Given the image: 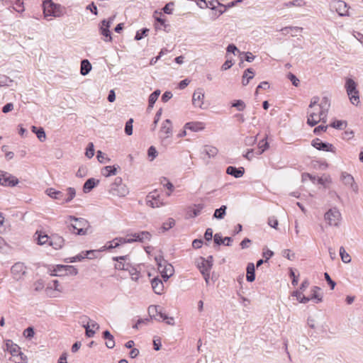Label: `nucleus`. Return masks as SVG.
<instances>
[{"label":"nucleus","mask_w":363,"mask_h":363,"mask_svg":"<svg viewBox=\"0 0 363 363\" xmlns=\"http://www.w3.org/2000/svg\"><path fill=\"white\" fill-rule=\"evenodd\" d=\"M203 208V204H198V205L195 206V208H190L188 212L189 214V216L191 218L196 217L197 216H199Z\"/></svg>","instance_id":"nucleus-36"},{"label":"nucleus","mask_w":363,"mask_h":363,"mask_svg":"<svg viewBox=\"0 0 363 363\" xmlns=\"http://www.w3.org/2000/svg\"><path fill=\"white\" fill-rule=\"evenodd\" d=\"M226 55L225 57L227 59H230L229 53H233V55H236L238 52L240 55V51L238 49V48L234 44H229L226 48Z\"/></svg>","instance_id":"nucleus-45"},{"label":"nucleus","mask_w":363,"mask_h":363,"mask_svg":"<svg viewBox=\"0 0 363 363\" xmlns=\"http://www.w3.org/2000/svg\"><path fill=\"white\" fill-rule=\"evenodd\" d=\"M35 335L34 329L33 327H28L23 331V335L28 339L32 338Z\"/></svg>","instance_id":"nucleus-60"},{"label":"nucleus","mask_w":363,"mask_h":363,"mask_svg":"<svg viewBox=\"0 0 363 363\" xmlns=\"http://www.w3.org/2000/svg\"><path fill=\"white\" fill-rule=\"evenodd\" d=\"M43 13L48 16H60L63 14L64 8L55 4L52 0H45L43 3Z\"/></svg>","instance_id":"nucleus-2"},{"label":"nucleus","mask_w":363,"mask_h":363,"mask_svg":"<svg viewBox=\"0 0 363 363\" xmlns=\"http://www.w3.org/2000/svg\"><path fill=\"white\" fill-rule=\"evenodd\" d=\"M341 179L343 183L347 186H350L353 182H354V177L347 172H342L341 174Z\"/></svg>","instance_id":"nucleus-37"},{"label":"nucleus","mask_w":363,"mask_h":363,"mask_svg":"<svg viewBox=\"0 0 363 363\" xmlns=\"http://www.w3.org/2000/svg\"><path fill=\"white\" fill-rule=\"evenodd\" d=\"M233 65V62H232V60L228 59L221 66V70L225 71L228 69H230Z\"/></svg>","instance_id":"nucleus-64"},{"label":"nucleus","mask_w":363,"mask_h":363,"mask_svg":"<svg viewBox=\"0 0 363 363\" xmlns=\"http://www.w3.org/2000/svg\"><path fill=\"white\" fill-rule=\"evenodd\" d=\"M324 277L327 283L329 284L330 289L333 290L336 286V283L330 278L328 272L324 273Z\"/></svg>","instance_id":"nucleus-59"},{"label":"nucleus","mask_w":363,"mask_h":363,"mask_svg":"<svg viewBox=\"0 0 363 363\" xmlns=\"http://www.w3.org/2000/svg\"><path fill=\"white\" fill-rule=\"evenodd\" d=\"M159 195L155 192H150L146 197V203L152 208H159L163 206V202L159 199Z\"/></svg>","instance_id":"nucleus-11"},{"label":"nucleus","mask_w":363,"mask_h":363,"mask_svg":"<svg viewBox=\"0 0 363 363\" xmlns=\"http://www.w3.org/2000/svg\"><path fill=\"white\" fill-rule=\"evenodd\" d=\"M255 75V71L252 68H247L245 70L243 75H242V84L243 86H246L250 79H253Z\"/></svg>","instance_id":"nucleus-26"},{"label":"nucleus","mask_w":363,"mask_h":363,"mask_svg":"<svg viewBox=\"0 0 363 363\" xmlns=\"http://www.w3.org/2000/svg\"><path fill=\"white\" fill-rule=\"evenodd\" d=\"M50 238L49 245L55 250H59L63 247L65 240L62 236L57 234H52L50 236Z\"/></svg>","instance_id":"nucleus-13"},{"label":"nucleus","mask_w":363,"mask_h":363,"mask_svg":"<svg viewBox=\"0 0 363 363\" xmlns=\"http://www.w3.org/2000/svg\"><path fill=\"white\" fill-rule=\"evenodd\" d=\"M204 91L203 89H196L192 96V104L195 107L202 108L203 104Z\"/></svg>","instance_id":"nucleus-10"},{"label":"nucleus","mask_w":363,"mask_h":363,"mask_svg":"<svg viewBox=\"0 0 363 363\" xmlns=\"http://www.w3.org/2000/svg\"><path fill=\"white\" fill-rule=\"evenodd\" d=\"M96 157H97L98 161L100 163H104L105 161H107V162L110 161V159L105 157V154L104 152H102L101 150L97 151Z\"/></svg>","instance_id":"nucleus-56"},{"label":"nucleus","mask_w":363,"mask_h":363,"mask_svg":"<svg viewBox=\"0 0 363 363\" xmlns=\"http://www.w3.org/2000/svg\"><path fill=\"white\" fill-rule=\"evenodd\" d=\"M110 245L108 246H104L101 250H99V252L104 251L105 249L107 250H111L116 247H118L120 246V243L118 242H116L115 239H113L112 241L109 242Z\"/></svg>","instance_id":"nucleus-55"},{"label":"nucleus","mask_w":363,"mask_h":363,"mask_svg":"<svg viewBox=\"0 0 363 363\" xmlns=\"http://www.w3.org/2000/svg\"><path fill=\"white\" fill-rule=\"evenodd\" d=\"M311 145L318 150L335 152V147L333 144L323 142L319 138H315L311 141Z\"/></svg>","instance_id":"nucleus-6"},{"label":"nucleus","mask_w":363,"mask_h":363,"mask_svg":"<svg viewBox=\"0 0 363 363\" xmlns=\"http://www.w3.org/2000/svg\"><path fill=\"white\" fill-rule=\"evenodd\" d=\"M109 191L112 195L120 197L125 196L129 192L128 187L124 184L114 188H110Z\"/></svg>","instance_id":"nucleus-19"},{"label":"nucleus","mask_w":363,"mask_h":363,"mask_svg":"<svg viewBox=\"0 0 363 363\" xmlns=\"http://www.w3.org/2000/svg\"><path fill=\"white\" fill-rule=\"evenodd\" d=\"M160 183L164 186L166 187L167 189L170 190V191H172L173 189H174V186L173 184L166 178V177H162L161 179V181H160Z\"/></svg>","instance_id":"nucleus-58"},{"label":"nucleus","mask_w":363,"mask_h":363,"mask_svg":"<svg viewBox=\"0 0 363 363\" xmlns=\"http://www.w3.org/2000/svg\"><path fill=\"white\" fill-rule=\"evenodd\" d=\"M242 55L244 56L245 60H246L248 62H252L255 58V56L253 55L252 53L250 52H240V56L242 57Z\"/></svg>","instance_id":"nucleus-52"},{"label":"nucleus","mask_w":363,"mask_h":363,"mask_svg":"<svg viewBox=\"0 0 363 363\" xmlns=\"http://www.w3.org/2000/svg\"><path fill=\"white\" fill-rule=\"evenodd\" d=\"M111 24H101L99 26V33L103 36L105 42H111V31L110 30Z\"/></svg>","instance_id":"nucleus-18"},{"label":"nucleus","mask_w":363,"mask_h":363,"mask_svg":"<svg viewBox=\"0 0 363 363\" xmlns=\"http://www.w3.org/2000/svg\"><path fill=\"white\" fill-rule=\"evenodd\" d=\"M218 149L211 145H204L201 153L207 155L209 158L214 157L218 154Z\"/></svg>","instance_id":"nucleus-28"},{"label":"nucleus","mask_w":363,"mask_h":363,"mask_svg":"<svg viewBox=\"0 0 363 363\" xmlns=\"http://www.w3.org/2000/svg\"><path fill=\"white\" fill-rule=\"evenodd\" d=\"M135 240V242H144L146 240H150L152 235L148 231H141L130 235Z\"/></svg>","instance_id":"nucleus-22"},{"label":"nucleus","mask_w":363,"mask_h":363,"mask_svg":"<svg viewBox=\"0 0 363 363\" xmlns=\"http://www.w3.org/2000/svg\"><path fill=\"white\" fill-rule=\"evenodd\" d=\"M201 262H198V268L200 271H211L212 266H213V257L212 255L208 256L206 259L203 257H200Z\"/></svg>","instance_id":"nucleus-14"},{"label":"nucleus","mask_w":363,"mask_h":363,"mask_svg":"<svg viewBox=\"0 0 363 363\" xmlns=\"http://www.w3.org/2000/svg\"><path fill=\"white\" fill-rule=\"evenodd\" d=\"M13 80L11 79L9 77L1 74H0V87L4 86H10V83H12Z\"/></svg>","instance_id":"nucleus-47"},{"label":"nucleus","mask_w":363,"mask_h":363,"mask_svg":"<svg viewBox=\"0 0 363 363\" xmlns=\"http://www.w3.org/2000/svg\"><path fill=\"white\" fill-rule=\"evenodd\" d=\"M149 33V29L144 28L141 30H139L137 31L135 35V40H140L143 39L145 36H147Z\"/></svg>","instance_id":"nucleus-46"},{"label":"nucleus","mask_w":363,"mask_h":363,"mask_svg":"<svg viewBox=\"0 0 363 363\" xmlns=\"http://www.w3.org/2000/svg\"><path fill=\"white\" fill-rule=\"evenodd\" d=\"M357 84L351 78H347L345 88L347 94L353 105H357L359 103V93L357 89Z\"/></svg>","instance_id":"nucleus-3"},{"label":"nucleus","mask_w":363,"mask_h":363,"mask_svg":"<svg viewBox=\"0 0 363 363\" xmlns=\"http://www.w3.org/2000/svg\"><path fill=\"white\" fill-rule=\"evenodd\" d=\"M231 106L236 108L239 111H242L245 108L246 105L242 100L238 99L234 100L231 104Z\"/></svg>","instance_id":"nucleus-40"},{"label":"nucleus","mask_w":363,"mask_h":363,"mask_svg":"<svg viewBox=\"0 0 363 363\" xmlns=\"http://www.w3.org/2000/svg\"><path fill=\"white\" fill-rule=\"evenodd\" d=\"M26 267L21 262H17L13 264L11 269V273L16 279H20L26 273Z\"/></svg>","instance_id":"nucleus-16"},{"label":"nucleus","mask_w":363,"mask_h":363,"mask_svg":"<svg viewBox=\"0 0 363 363\" xmlns=\"http://www.w3.org/2000/svg\"><path fill=\"white\" fill-rule=\"evenodd\" d=\"M83 327L85 328V333L88 337H91L94 335L95 331L92 329H90L89 322H87L86 324H83Z\"/></svg>","instance_id":"nucleus-57"},{"label":"nucleus","mask_w":363,"mask_h":363,"mask_svg":"<svg viewBox=\"0 0 363 363\" xmlns=\"http://www.w3.org/2000/svg\"><path fill=\"white\" fill-rule=\"evenodd\" d=\"M184 128L194 132H198L199 130H202L204 128V126L201 122H189L184 125Z\"/></svg>","instance_id":"nucleus-27"},{"label":"nucleus","mask_w":363,"mask_h":363,"mask_svg":"<svg viewBox=\"0 0 363 363\" xmlns=\"http://www.w3.org/2000/svg\"><path fill=\"white\" fill-rule=\"evenodd\" d=\"M157 151L154 146H150L147 150V155L150 158V161H152L157 156Z\"/></svg>","instance_id":"nucleus-51"},{"label":"nucleus","mask_w":363,"mask_h":363,"mask_svg":"<svg viewBox=\"0 0 363 363\" xmlns=\"http://www.w3.org/2000/svg\"><path fill=\"white\" fill-rule=\"evenodd\" d=\"M91 69V65L88 60H82L81 62V74L85 76L89 73Z\"/></svg>","instance_id":"nucleus-31"},{"label":"nucleus","mask_w":363,"mask_h":363,"mask_svg":"<svg viewBox=\"0 0 363 363\" xmlns=\"http://www.w3.org/2000/svg\"><path fill=\"white\" fill-rule=\"evenodd\" d=\"M45 192L52 199L64 201L65 194L60 191H57L54 188H48Z\"/></svg>","instance_id":"nucleus-24"},{"label":"nucleus","mask_w":363,"mask_h":363,"mask_svg":"<svg viewBox=\"0 0 363 363\" xmlns=\"http://www.w3.org/2000/svg\"><path fill=\"white\" fill-rule=\"evenodd\" d=\"M67 198L64 197V201H63L64 203L70 202L74 198V196L76 195V191H75L74 188L69 187V188H67Z\"/></svg>","instance_id":"nucleus-43"},{"label":"nucleus","mask_w":363,"mask_h":363,"mask_svg":"<svg viewBox=\"0 0 363 363\" xmlns=\"http://www.w3.org/2000/svg\"><path fill=\"white\" fill-rule=\"evenodd\" d=\"M66 268L65 275L75 276L78 274V269L74 266L67 265Z\"/></svg>","instance_id":"nucleus-53"},{"label":"nucleus","mask_w":363,"mask_h":363,"mask_svg":"<svg viewBox=\"0 0 363 363\" xmlns=\"http://www.w3.org/2000/svg\"><path fill=\"white\" fill-rule=\"evenodd\" d=\"M321 289L319 286H313L311 289V298L312 300H315V303H320L323 301V296L320 294H318V291H320Z\"/></svg>","instance_id":"nucleus-29"},{"label":"nucleus","mask_w":363,"mask_h":363,"mask_svg":"<svg viewBox=\"0 0 363 363\" xmlns=\"http://www.w3.org/2000/svg\"><path fill=\"white\" fill-rule=\"evenodd\" d=\"M227 207L225 205L221 206L219 208L216 209L213 214V218L217 219H223L226 213Z\"/></svg>","instance_id":"nucleus-35"},{"label":"nucleus","mask_w":363,"mask_h":363,"mask_svg":"<svg viewBox=\"0 0 363 363\" xmlns=\"http://www.w3.org/2000/svg\"><path fill=\"white\" fill-rule=\"evenodd\" d=\"M160 133L162 135H164L163 138H168L172 135V125L169 119H166L163 121L160 128Z\"/></svg>","instance_id":"nucleus-17"},{"label":"nucleus","mask_w":363,"mask_h":363,"mask_svg":"<svg viewBox=\"0 0 363 363\" xmlns=\"http://www.w3.org/2000/svg\"><path fill=\"white\" fill-rule=\"evenodd\" d=\"M259 150L257 152V155H261L269 147V143L266 140V139H262L259 141L258 144Z\"/></svg>","instance_id":"nucleus-44"},{"label":"nucleus","mask_w":363,"mask_h":363,"mask_svg":"<svg viewBox=\"0 0 363 363\" xmlns=\"http://www.w3.org/2000/svg\"><path fill=\"white\" fill-rule=\"evenodd\" d=\"M213 240L214 242L218 245L225 244L224 238H222L220 233H216L213 236Z\"/></svg>","instance_id":"nucleus-62"},{"label":"nucleus","mask_w":363,"mask_h":363,"mask_svg":"<svg viewBox=\"0 0 363 363\" xmlns=\"http://www.w3.org/2000/svg\"><path fill=\"white\" fill-rule=\"evenodd\" d=\"M66 267H67V265H62V264L57 265L53 270V272H55V274L53 275L58 276V277L65 276V272L67 270Z\"/></svg>","instance_id":"nucleus-38"},{"label":"nucleus","mask_w":363,"mask_h":363,"mask_svg":"<svg viewBox=\"0 0 363 363\" xmlns=\"http://www.w3.org/2000/svg\"><path fill=\"white\" fill-rule=\"evenodd\" d=\"M0 184L5 186H15L18 183V179L8 172L2 171L0 173Z\"/></svg>","instance_id":"nucleus-7"},{"label":"nucleus","mask_w":363,"mask_h":363,"mask_svg":"<svg viewBox=\"0 0 363 363\" xmlns=\"http://www.w3.org/2000/svg\"><path fill=\"white\" fill-rule=\"evenodd\" d=\"M151 285L152 290L155 294L160 295L163 293L164 284L160 278L155 277L152 279L151 281Z\"/></svg>","instance_id":"nucleus-20"},{"label":"nucleus","mask_w":363,"mask_h":363,"mask_svg":"<svg viewBox=\"0 0 363 363\" xmlns=\"http://www.w3.org/2000/svg\"><path fill=\"white\" fill-rule=\"evenodd\" d=\"M133 119L130 118L126 123L125 125V133L127 135H131L133 134Z\"/></svg>","instance_id":"nucleus-49"},{"label":"nucleus","mask_w":363,"mask_h":363,"mask_svg":"<svg viewBox=\"0 0 363 363\" xmlns=\"http://www.w3.org/2000/svg\"><path fill=\"white\" fill-rule=\"evenodd\" d=\"M246 279L249 282H252L255 279V267L252 262H250L247 266Z\"/></svg>","instance_id":"nucleus-25"},{"label":"nucleus","mask_w":363,"mask_h":363,"mask_svg":"<svg viewBox=\"0 0 363 363\" xmlns=\"http://www.w3.org/2000/svg\"><path fill=\"white\" fill-rule=\"evenodd\" d=\"M226 173L234 177L235 178H240L245 173V169L242 167L237 168L234 166H229L226 169Z\"/></svg>","instance_id":"nucleus-21"},{"label":"nucleus","mask_w":363,"mask_h":363,"mask_svg":"<svg viewBox=\"0 0 363 363\" xmlns=\"http://www.w3.org/2000/svg\"><path fill=\"white\" fill-rule=\"evenodd\" d=\"M128 258V255L113 257V260L116 261L118 263L115 264V269L121 270L125 269V263L124 262Z\"/></svg>","instance_id":"nucleus-30"},{"label":"nucleus","mask_w":363,"mask_h":363,"mask_svg":"<svg viewBox=\"0 0 363 363\" xmlns=\"http://www.w3.org/2000/svg\"><path fill=\"white\" fill-rule=\"evenodd\" d=\"M174 6L173 2H169L167 3L162 9V11L164 13L170 14L172 12Z\"/></svg>","instance_id":"nucleus-61"},{"label":"nucleus","mask_w":363,"mask_h":363,"mask_svg":"<svg viewBox=\"0 0 363 363\" xmlns=\"http://www.w3.org/2000/svg\"><path fill=\"white\" fill-rule=\"evenodd\" d=\"M97 252V250H87L86 252H82L80 254L74 256V257L77 262H81L85 258L92 259L91 257H89L90 254H96Z\"/></svg>","instance_id":"nucleus-33"},{"label":"nucleus","mask_w":363,"mask_h":363,"mask_svg":"<svg viewBox=\"0 0 363 363\" xmlns=\"http://www.w3.org/2000/svg\"><path fill=\"white\" fill-rule=\"evenodd\" d=\"M67 221L70 224L68 225L69 231L76 235H84L88 233L90 228L89 222L83 218H77L74 216H69Z\"/></svg>","instance_id":"nucleus-1"},{"label":"nucleus","mask_w":363,"mask_h":363,"mask_svg":"<svg viewBox=\"0 0 363 363\" xmlns=\"http://www.w3.org/2000/svg\"><path fill=\"white\" fill-rule=\"evenodd\" d=\"M343 124L345 125V127L347 126V122L346 121L335 120L332 123H330V126L332 127V128H334L335 129L342 130L343 128H342V125Z\"/></svg>","instance_id":"nucleus-50"},{"label":"nucleus","mask_w":363,"mask_h":363,"mask_svg":"<svg viewBox=\"0 0 363 363\" xmlns=\"http://www.w3.org/2000/svg\"><path fill=\"white\" fill-rule=\"evenodd\" d=\"M119 168V166H106L104 167L102 170V174L105 177H110L111 175H116L117 173V169Z\"/></svg>","instance_id":"nucleus-32"},{"label":"nucleus","mask_w":363,"mask_h":363,"mask_svg":"<svg viewBox=\"0 0 363 363\" xmlns=\"http://www.w3.org/2000/svg\"><path fill=\"white\" fill-rule=\"evenodd\" d=\"M158 270L165 281L174 274V272L173 266L168 263L167 261L165 264H162V267H158Z\"/></svg>","instance_id":"nucleus-9"},{"label":"nucleus","mask_w":363,"mask_h":363,"mask_svg":"<svg viewBox=\"0 0 363 363\" xmlns=\"http://www.w3.org/2000/svg\"><path fill=\"white\" fill-rule=\"evenodd\" d=\"M85 155L89 158L93 157L94 155V146L92 143H89L86 148Z\"/></svg>","instance_id":"nucleus-48"},{"label":"nucleus","mask_w":363,"mask_h":363,"mask_svg":"<svg viewBox=\"0 0 363 363\" xmlns=\"http://www.w3.org/2000/svg\"><path fill=\"white\" fill-rule=\"evenodd\" d=\"M332 6L335 9L340 16L348 15V9L347 4L343 1H337L333 3Z\"/></svg>","instance_id":"nucleus-15"},{"label":"nucleus","mask_w":363,"mask_h":363,"mask_svg":"<svg viewBox=\"0 0 363 363\" xmlns=\"http://www.w3.org/2000/svg\"><path fill=\"white\" fill-rule=\"evenodd\" d=\"M320 110V119L323 120V123L327 122V116L330 106V102L328 97L324 96L322 98L320 104H318Z\"/></svg>","instance_id":"nucleus-8"},{"label":"nucleus","mask_w":363,"mask_h":363,"mask_svg":"<svg viewBox=\"0 0 363 363\" xmlns=\"http://www.w3.org/2000/svg\"><path fill=\"white\" fill-rule=\"evenodd\" d=\"M35 235H38V237L36 238L37 243L39 245H43L46 243L50 242V236L47 235L46 234H43L41 232L38 233V231L35 233Z\"/></svg>","instance_id":"nucleus-34"},{"label":"nucleus","mask_w":363,"mask_h":363,"mask_svg":"<svg viewBox=\"0 0 363 363\" xmlns=\"http://www.w3.org/2000/svg\"><path fill=\"white\" fill-rule=\"evenodd\" d=\"M206 9H209V15L219 16L226 11V6L220 4L218 0L207 1Z\"/></svg>","instance_id":"nucleus-5"},{"label":"nucleus","mask_w":363,"mask_h":363,"mask_svg":"<svg viewBox=\"0 0 363 363\" xmlns=\"http://www.w3.org/2000/svg\"><path fill=\"white\" fill-rule=\"evenodd\" d=\"M99 180L95 179L94 178L88 179L83 186V191L84 193H89L98 184Z\"/></svg>","instance_id":"nucleus-23"},{"label":"nucleus","mask_w":363,"mask_h":363,"mask_svg":"<svg viewBox=\"0 0 363 363\" xmlns=\"http://www.w3.org/2000/svg\"><path fill=\"white\" fill-rule=\"evenodd\" d=\"M174 225H175V220L173 218H169L167 222H164L162 224L161 230H162V232H165V231L169 230L170 228H173Z\"/></svg>","instance_id":"nucleus-41"},{"label":"nucleus","mask_w":363,"mask_h":363,"mask_svg":"<svg viewBox=\"0 0 363 363\" xmlns=\"http://www.w3.org/2000/svg\"><path fill=\"white\" fill-rule=\"evenodd\" d=\"M26 360V356H25L22 352H19L16 355H13L12 358L10 359L11 362L14 363H24Z\"/></svg>","instance_id":"nucleus-39"},{"label":"nucleus","mask_w":363,"mask_h":363,"mask_svg":"<svg viewBox=\"0 0 363 363\" xmlns=\"http://www.w3.org/2000/svg\"><path fill=\"white\" fill-rule=\"evenodd\" d=\"M307 113H308L307 124L308 125H310L311 127L315 126L320 121H321L323 123V120L320 119L321 118L320 116V110L317 112L315 111H310L308 109Z\"/></svg>","instance_id":"nucleus-12"},{"label":"nucleus","mask_w":363,"mask_h":363,"mask_svg":"<svg viewBox=\"0 0 363 363\" xmlns=\"http://www.w3.org/2000/svg\"><path fill=\"white\" fill-rule=\"evenodd\" d=\"M341 218V213L338 208L336 207L330 208L324 215L325 220L330 226L337 227L339 225Z\"/></svg>","instance_id":"nucleus-4"},{"label":"nucleus","mask_w":363,"mask_h":363,"mask_svg":"<svg viewBox=\"0 0 363 363\" xmlns=\"http://www.w3.org/2000/svg\"><path fill=\"white\" fill-rule=\"evenodd\" d=\"M35 135L40 141L43 142L46 138V135L44 129L41 127L38 128V130L35 132Z\"/></svg>","instance_id":"nucleus-54"},{"label":"nucleus","mask_w":363,"mask_h":363,"mask_svg":"<svg viewBox=\"0 0 363 363\" xmlns=\"http://www.w3.org/2000/svg\"><path fill=\"white\" fill-rule=\"evenodd\" d=\"M340 255L343 262L350 263L351 262L350 256L346 252L344 247L342 246L340 247Z\"/></svg>","instance_id":"nucleus-42"},{"label":"nucleus","mask_w":363,"mask_h":363,"mask_svg":"<svg viewBox=\"0 0 363 363\" xmlns=\"http://www.w3.org/2000/svg\"><path fill=\"white\" fill-rule=\"evenodd\" d=\"M288 78L291 82L292 84L295 86H298L299 84V79L292 73L288 74Z\"/></svg>","instance_id":"nucleus-63"}]
</instances>
